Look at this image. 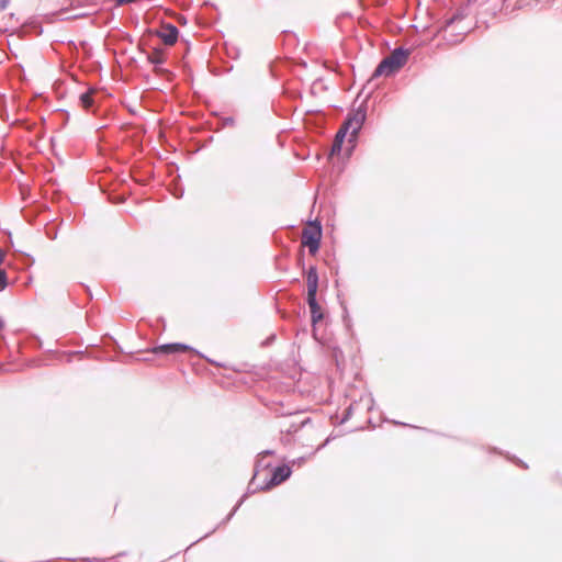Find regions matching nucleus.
<instances>
[{"mask_svg": "<svg viewBox=\"0 0 562 562\" xmlns=\"http://www.w3.org/2000/svg\"><path fill=\"white\" fill-rule=\"evenodd\" d=\"M366 109L359 108L352 112H350L338 130L333 146H331V155L339 154L341 150L342 143L347 135H349L348 142L355 146V143L358 137V133L360 132L364 121H366Z\"/></svg>", "mask_w": 562, "mask_h": 562, "instance_id": "obj_1", "label": "nucleus"}, {"mask_svg": "<svg viewBox=\"0 0 562 562\" xmlns=\"http://www.w3.org/2000/svg\"><path fill=\"white\" fill-rule=\"evenodd\" d=\"M408 52L396 48L390 56L384 58L373 72V77L390 76L405 65Z\"/></svg>", "mask_w": 562, "mask_h": 562, "instance_id": "obj_2", "label": "nucleus"}, {"mask_svg": "<svg viewBox=\"0 0 562 562\" xmlns=\"http://www.w3.org/2000/svg\"><path fill=\"white\" fill-rule=\"evenodd\" d=\"M322 228L317 223L311 224L303 231L302 243L308 248L310 254L315 255L319 248Z\"/></svg>", "mask_w": 562, "mask_h": 562, "instance_id": "obj_3", "label": "nucleus"}, {"mask_svg": "<svg viewBox=\"0 0 562 562\" xmlns=\"http://www.w3.org/2000/svg\"><path fill=\"white\" fill-rule=\"evenodd\" d=\"M467 16L464 9L457 10L450 18H448L445 22V31L451 30L452 32L457 31L458 35H464L467 27H459L458 24L461 23Z\"/></svg>", "mask_w": 562, "mask_h": 562, "instance_id": "obj_4", "label": "nucleus"}, {"mask_svg": "<svg viewBox=\"0 0 562 562\" xmlns=\"http://www.w3.org/2000/svg\"><path fill=\"white\" fill-rule=\"evenodd\" d=\"M307 297H316L318 289V274L315 267H310L306 276Z\"/></svg>", "mask_w": 562, "mask_h": 562, "instance_id": "obj_5", "label": "nucleus"}, {"mask_svg": "<svg viewBox=\"0 0 562 562\" xmlns=\"http://www.w3.org/2000/svg\"><path fill=\"white\" fill-rule=\"evenodd\" d=\"M178 34L179 31L175 25L167 24L159 32V37L166 45H173L178 40Z\"/></svg>", "mask_w": 562, "mask_h": 562, "instance_id": "obj_6", "label": "nucleus"}, {"mask_svg": "<svg viewBox=\"0 0 562 562\" xmlns=\"http://www.w3.org/2000/svg\"><path fill=\"white\" fill-rule=\"evenodd\" d=\"M291 475V469L288 465L277 467L270 480L271 485H278Z\"/></svg>", "mask_w": 562, "mask_h": 562, "instance_id": "obj_7", "label": "nucleus"}, {"mask_svg": "<svg viewBox=\"0 0 562 562\" xmlns=\"http://www.w3.org/2000/svg\"><path fill=\"white\" fill-rule=\"evenodd\" d=\"M307 304L311 311L312 323L315 325L323 319L324 314L316 297H307Z\"/></svg>", "mask_w": 562, "mask_h": 562, "instance_id": "obj_8", "label": "nucleus"}, {"mask_svg": "<svg viewBox=\"0 0 562 562\" xmlns=\"http://www.w3.org/2000/svg\"><path fill=\"white\" fill-rule=\"evenodd\" d=\"M191 350V348L188 345L184 344H166L161 345L158 348H156V351H160L164 353H176V352H182Z\"/></svg>", "mask_w": 562, "mask_h": 562, "instance_id": "obj_9", "label": "nucleus"}, {"mask_svg": "<svg viewBox=\"0 0 562 562\" xmlns=\"http://www.w3.org/2000/svg\"><path fill=\"white\" fill-rule=\"evenodd\" d=\"M92 94L93 91L89 90L80 95L79 101L83 109L88 110L93 105Z\"/></svg>", "mask_w": 562, "mask_h": 562, "instance_id": "obj_10", "label": "nucleus"}, {"mask_svg": "<svg viewBox=\"0 0 562 562\" xmlns=\"http://www.w3.org/2000/svg\"><path fill=\"white\" fill-rule=\"evenodd\" d=\"M148 60L153 64V65H160L164 63V57L160 53H154L151 55L148 56Z\"/></svg>", "mask_w": 562, "mask_h": 562, "instance_id": "obj_11", "label": "nucleus"}, {"mask_svg": "<svg viewBox=\"0 0 562 562\" xmlns=\"http://www.w3.org/2000/svg\"><path fill=\"white\" fill-rule=\"evenodd\" d=\"M8 285V278L4 270H0V292L3 291Z\"/></svg>", "mask_w": 562, "mask_h": 562, "instance_id": "obj_12", "label": "nucleus"}, {"mask_svg": "<svg viewBox=\"0 0 562 562\" xmlns=\"http://www.w3.org/2000/svg\"><path fill=\"white\" fill-rule=\"evenodd\" d=\"M136 1L137 0H115L117 7H121V5L127 4V3H133V2H136Z\"/></svg>", "mask_w": 562, "mask_h": 562, "instance_id": "obj_13", "label": "nucleus"}, {"mask_svg": "<svg viewBox=\"0 0 562 562\" xmlns=\"http://www.w3.org/2000/svg\"><path fill=\"white\" fill-rule=\"evenodd\" d=\"M4 260V252L0 249V265L3 262Z\"/></svg>", "mask_w": 562, "mask_h": 562, "instance_id": "obj_14", "label": "nucleus"}, {"mask_svg": "<svg viewBox=\"0 0 562 562\" xmlns=\"http://www.w3.org/2000/svg\"><path fill=\"white\" fill-rule=\"evenodd\" d=\"M4 326L3 321L0 318V329Z\"/></svg>", "mask_w": 562, "mask_h": 562, "instance_id": "obj_15", "label": "nucleus"}]
</instances>
